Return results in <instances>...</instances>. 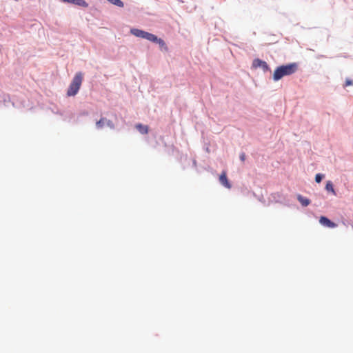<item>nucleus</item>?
I'll list each match as a JSON object with an SVG mask.
<instances>
[{"label":"nucleus","instance_id":"nucleus-1","mask_svg":"<svg viewBox=\"0 0 353 353\" xmlns=\"http://www.w3.org/2000/svg\"><path fill=\"white\" fill-rule=\"evenodd\" d=\"M298 70V64L291 63L277 67L273 73V80L278 81L285 76H290Z\"/></svg>","mask_w":353,"mask_h":353},{"label":"nucleus","instance_id":"nucleus-2","mask_svg":"<svg viewBox=\"0 0 353 353\" xmlns=\"http://www.w3.org/2000/svg\"><path fill=\"white\" fill-rule=\"evenodd\" d=\"M83 74L81 72H77L67 90V95L68 97L75 96L81 88Z\"/></svg>","mask_w":353,"mask_h":353},{"label":"nucleus","instance_id":"nucleus-3","mask_svg":"<svg viewBox=\"0 0 353 353\" xmlns=\"http://www.w3.org/2000/svg\"><path fill=\"white\" fill-rule=\"evenodd\" d=\"M252 68L256 69L258 68H261L263 72L270 71V68L268 65V63L260 59H254L252 61Z\"/></svg>","mask_w":353,"mask_h":353},{"label":"nucleus","instance_id":"nucleus-4","mask_svg":"<svg viewBox=\"0 0 353 353\" xmlns=\"http://www.w3.org/2000/svg\"><path fill=\"white\" fill-rule=\"evenodd\" d=\"M147 40L153 43H157L159 45L161 48L168 50V47L166 46L165 41L163 39L158 38L156 35L149 33Z\"/></svg>","mask_w":353,"mask_h":353},{"label":"nucleus","instance_id":"nucleus-5","mask_svg":"<svg viewBox=\"0 0 353 353\" xmlns=\"http://www.w3.org/2000/svg\"><path fill=\"white\" fill-rule=\"evenodd\" d=\"M219 181L224 187L228 189H230L232 188L231 184L228 181L227 178V174L225 171H223L221 175L219 176Z\"/></svg>","mask_w":353,"mask_h":353},{"label":"nucleus","instance_id":"nucleus-6","mask_svg":"<svg viewBox=\"0 0 353 353\" xmlns=\"http://www.w3.org/2000/svg\"><path fill=\"white\" fill-rule=\"evenodd\" d=\"M319 222L321 225L327 228H333L336 227V224L335 223L331 221L329 219H327L325 216H321Z\"/></svg>","mask_w":353,"mask_h":353},{"label":"nucleus","instance_id":"nucleus-7","mask_svg":"<svg viewBox=\"0 0 353 353\" xmlns=\"http://www.w3.org/2000/svg\"><path fill=\"white\" fill-rule=\"evenodd\" d=\"M64 2L70 3L85 8L88 6L84 0H64Z\"/></svg>","mask_w":353,"mask_h":353},{"label":"nucleus","instance_id":"nucleus-8","mask_svg":"<svg viewBox=\"0 0 353 353\" xmlns=\"http://www.w3.org/2000/svg\"><path fill=\"white\" fill-rule=\"evenodd\" d=\"M136 128L139 131L140 133L143 134H146L148 132V125H145L141 123H138L136 125Z\"/></svg>","mask_w":353,"mask_h":353},{"label":"nucleus","instance_id":"nucleus-9","mask_svg":"<svg viewBox=\"0 0 353 353\" xmlns=\"http://www.w3.org/2000/svg\"><path fill=\"white\" fill-rule=\"evenodd\" d=\"M297 199L298 201L301 203V204L304 206V207H306L308 205H310V200L305 198V197H303V196L299 194L297 196Z\"/></svg>","mask_w":353,"mask_h":353},{"label":"nucleus","instance_id":"nucleus-10","mask_svg":"<svg viewBox=\"0 0 353 353\" xmlns=\"http://www.w3.org/2000/svg\"><path fill=\"white\" fill-rule=\"evenodd\" d=\"M130 32L135 37L143 38L145 31L139 30V29L134 28V29H131Z\"/></svg>","mask_w":353,"mask_h":353},{"label":"nucleus","instance_id":"nucleus-11","mask_svg":"<svg viewBox=\"0 0 353 353\" xmlns=\"http://www.w3.org/2000/svg\"><path fill=\"white\" fill-rule=\"evenodd\" d=\"M325 189L327 191H330L333 193L334 195H336V192L334 189L333 184L330 181H328L325 185Z\"/></svg>","mask_w":353,"mask_h":353},{"label":"nucleus","instance_id":"nucleus-12","mask_svg":"<svg viewBox=\"0 0 353 353\" xmlns=\"http://www.w3.org/2000/svg\"><path fill=\"white\" fill-rule=\"evenodd\" d=\"M110 3H111L113 5H115L118 7L122 8L123 7L124 4L121 0H107Z\"/></svg>","mask_w":353,"mask_h":353},{"label":"nucleus","instance_id":"nucleus-13","mask_svg":"<svg viewBox=\"0 0 353 353\" xmlns=\"http://www.w3.org/2000/svg\"><path fill=\"white\" fill-rule=\"evenodd\" d=\"M352 85H353V81L351 79H347L345 81L343 87L345 88V87Z\"/></svg>","mask_w":353,"mask_h":353},{"label":"nucleus","instance_id":"nucleus-14","mask_svg":"<svg viewBox=\"0 0 353 353\" xmlns=\"http://www.w3.org/2000/svg\"><path fill=\"white\" fill-rule=\"evenodd\" d=\"M323 178V175L321 174H317L315 176V181L316 183H320Z\"/></svg>","mask_w":353,"mask_h":353},{"label":"nucleus","instance_id":"nucleus-15","mask_svg":"<svg viewBox=\"0 0 353 353\" xmlns=\"http://www.w3.org/2000/svg\"><path fill=\"white\" fill-rule=\"evenodd\" d=\"M104 124V119H101L99 121L97 122L96 125L98 128L103 127Z\"/></svg>","mask_w":353,"mask_h":353},{"label":"nucleus","instance_id":"nucleus-16","mask_svg":"<svg viewBox=\"0 0 353 353\" xmlns=\"http://www.w3.org/2000/svg\"><path fill=\"white\" fill-rule=\"evenodd\" d=\"M240 159L242 161H244L245 159V155L244 153H242L241 155H240Z\"/></svg>","mask_w":353,"mask_h":353},{"label":"nucleus","instance_id":"nucleus-17","mask_svg":"<svg viewBox=\"0 0 353 353\" xmlns=\"http://www.w3.org/2000/svg\"><path fill=\"white\" fill-rule=\"evenodd\" d=\"M148 34H149V32H145H145H144V34H143V39H147V38H148Z\"/></svg>","mask_w":353,"mask_h":353}]
</instances>
